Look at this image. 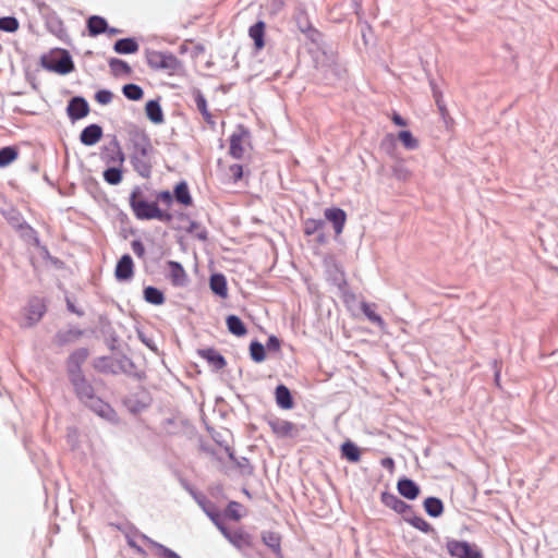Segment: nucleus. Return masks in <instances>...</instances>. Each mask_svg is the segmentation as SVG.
I'll return each mask as SVG.
<instances>
[{
	"mask_svg": "<svg viewBox=\"0 0 558 558\" xmlns=\"http://www.w3.org/2000/svg\"><path fill=\"white\" fill-rule=\"evenodd\" d=\"M38 65L47 72L61 76H65L75 71V63L70 51L59 47L44 52L39 58Z\"/></svg>",
	"mask_w": 558,
	"mask_h": 558,
	"instance_id": "obj_1",
	"label": "nucleus"
},
{
	"mask_svg": "<svg viewBox=\"0 0 558 558\" xmlns=\"http://www.w3.org/2000/svg\"><path fill=\"white\" fill-rule=\"evenodd\" d=\"M129 206L137 220L148 221L155 219L159 205L145 196L142 186L135 185L129 195Z\"/></svg>",
	"mask_w": 558,
	"mask_h": 558,
	"instance_id": "obj_2",
	"label": "nucleus"
},
{
	"mask_svg": "<svg viewBox=\"0 0 558 558\" xmlns=\"http://www.w3.org/2000/svg\"><path fill=\"white\" fill-rule=\"evenodd\" d=\"M121 402L129 413L135 416L148 410L154 402V398L145 386L138 385L136 391L124 396Z\"/></svg>",
	"mask_w": 558,
	"mask_h": 558,
	"instance_id": "obj_3",
	"label": "nucleus"
},
{
	"mask_svg": "<svg viewBox=\"0 0 558 558\" xmlns=\"http://www.w3.org/2000/svg\"><path fill=\"white\" fill-rule=\"evenodd\" d=\"M445 541L446 550L450 558H485L483 549L476 543L449 536Z\"/></svg>",
	"mask_w": 558,
	"mask_h": 558,
	"instance_id": "obj_4",
	"label": "nucleus"
},
{
	"mask_svg": "<svg viewBox=\"0 0 558 558\" xmlns=\"http://www.w3.org/2000/svg\"><path fill=\"white\" fill-rule=\"evenodd\" d=\"M38 11L45 21L47 31L58 37L61 41L69 44V34L64 27L62 19L58 15V13L45 2L38 3Z\"/></svg>",
	"mask_w": 558,
	"mask_h": 558,
	"instance_id": "obj_5",
	"label": "nucleus"
},
{
	"mask_svg": "<svg viewBox=\"0 0 558 558\" xmlns=\"http://www.w3.org/2000/svg\"><path fill=\"white\" fill-rule=\"evenodd\" d=\"M146 62L153 70L177 71L182 66L181 60L171 51L145 50Z\"/></svg>",
	"mask_w": 558,
	"mask_h": 558,
	"instance_id": "obj_6",
	"label": "nucleus"
},
{
	"mask_svg": "<svg viewBox=\"0 0 558 558\" xmlns=\"http://www.w3.org/2000/svg\"><path fill=\"white\" fill-rule=\"evenodd\" d=\"M128 134L132 147L131 154L148 157L154 153L155 149L151 144V140L144 129H141L136 124H131L128 130Z\"/></svg>",
	"mask_w": 558,
	"mask_h": 558,
	"instance_id": "obj_7",
	"label": "nucleus"
},
{
	"mask_svg": "<svg viewBox=\"0 0 558 558\" xmlns=\"http://www.w3.org/2000/svg\"><path fill=\"white\" fill-rule=\"evenodd\" d=\"M324 266L326 268V280L331 286L337 287L341 294L345 296L349 293V284L341 265L333 256H327L324 259Z\"/></svg>",
	"mask_w": 558,
	"mask_h": 558,
	"instance_id": "obj_8",
	"label": "nucleus"
},
{
	"mask_svg": "<svg viewBox=\"0 0 558 558\" xmlns=\"http://www.w3.org/2000/svg\"><path fill=\"white\" fill-rule=\"evenodd\" d=\"M218 531L236 549L252 548L254 545L253 536L242 527L231 530L227 524H219Z\"/></svg>",
	"mask_w": 558,
	"mask_h": 558,
	"instance_id": "obj_9",
	"label": "nucleus"
},
{
	"mask_svg": "<svg viewBox=\"0 0 558 558\" xmlns=\"http://www.w3.org/2000/svg\"><path fill=\"white\" fill-rule=\"evenodd\" d=\"M90 411H93L99 417L106 420L112 425H119L121 418L114 408L107 401L102 400L100 397L95 396L88 402L84 404Z\"/></svg>",
	"mask_w": 558,
	"mask_h": 558,
	"instance_id": "obj_10",
	"label": "nucleus"
},
{
	"mask_svg": "<svg viewBox=\"0 0 558 558\" xmlns=\"http://www.w3.org/2000/svg\"><path fill=\"white\" fill-rule=\"evenodd\" d=\"M47 310L48 302L45 298L31 296L25 306L27 326L32 327L38 324L47 313Z\"/></svg>",
	"mask_w": 558,
	"mask_h": 558,
	"instance_id": "obj_11",
	"label": "nucleus"
},
{
	"mask_svg": "<svg viewBox=\"0 0 558 558\" xmlns=\"http://www.w3.org/2000/svg\"><path fill=\"white\" fill-rule=\"evenodd\" d=\"M251 137V131L242 123L236 124L235 131L229 136V155L233 159H242L244 156L243 141Z\"/></svg>",
	"mask_w": 558,
	"mask_h": 558,
	"instance_id": "obj_12",
	"label": "nucleus"
},
{
	"mask_svg": "<svg viewBox=\"0 0 558 558\" xmlns=\"http://www.w3.org/2000/svg\"><path fill=\"white\" fill-rule=\"evenodd\" d=\"M66 116L72 123L86 118L90 112L87 99L82 95H75L68 100Z\"/></svg>",
	"mask_w": 558,
	"mask_h": 558,
	"instance_id": "obj_13",
	"label": "nucleus"
},
{
	"mask_svg": "<svg viewBox=\"0 0 558 558\" xmlns=\"http://www.w3.org/2000/svg\"><path fill=\"white\" fill-rule=\"evenodd\" d=\"M98 328L100 333L104 336L105 344L107 348L112 353H117L120 349V337L106 314L98 316Z\"/></svg>",
	"mask_w": 558,
	"mask_h": 558,
	"instance_id": "obj_14",
	"label": "nucleus"
},
{
	"mask_svg": "<svg viewBox=\"0 0 558 558\" xmlns=\"http://www.w3.org/2000/svg\"><path fill=\"white\" fill-rule=\"evenodd\" d=\"M116 364L119 373L126 375L128 377L134 378L138 381L147 379V373L144 369H136L135 362L123 352H117Z\"/></svg>",
	"mask_w": 558,
	"mask_h": 558,
	"instance_id": "obj_15",
	"label": "nucleus"
},
{
	"mask_svg": "<svg viewBox=\"0 0 558 558\" xmlns=\"http://www.w3.org/2000/svg\"><path fill=\"white\" fill-rule=\"evenodd\" d=\"M324 219L325 223L329 222L331 225L335 232V240H338L348 220L347 211L339 206H330L324 209Z\"/></svg>",
	"mask_w": 558,
	"mask_h": 558,
	"instance_id": "obj_16",
	"label": "nucleus"
},
{
	"mask_svg": "<svg viewBox=\"0 0 558 558\" xmlns=\"http://www.w3.org/2000/svg\"><path fill=\"white\" fill-rule=\"evenodd\" d=\"M135 275V264L129 253H124L117 260L114 267V279L119 283L131 282Z\"/></svg>",
	"mask_w": 558,
	"mask_h": 558,
	"instance_id": "obj_17",
	"label": "nucleus"
},
{
	"mask_svg": "<svg viewBox=\"0 0 558 558\" xmlns=\"http://www.w3.org/2000/svg\"><path fill=\"white\" fill-rule=\"evenodd\" d=\"M68 379L73 387V391L76 398L83 404H85L96 396L95 388L92 385V383L86 378L85 374L72 376L69 377Z\"/></svg>",
	"mask_w": 558,
	"mask_h": 558,
	"instance_id": "obj_18",
	"label": "nucleus"
},
{
	"mask_svg": "<svg viewBox=\"0 0 558 558\" xmlns=\"http://www.w3.org/2000/svg\"><path fill=\"white\" fill-rule=\"evenodd\" d=\"M89 356L88 348L82 347L73 350L65 360L68 378L84 374L82 366Z\"/></svg>",
	"mask_w": 558,
	"mask_h": 558,
	"instance_id": "obj_19",
	"label": "nucleus"
},
{
	"mask_svg": "<svg viewBox=\"0 0 558 558\" xmlns=\"http://www.w3.org/2000/svg\"><path fill=\"white\" fill-rule=\"evenodd\" d=\"M161 426L166 429L167 435L175 436L180 433V430H184L191 434L196 432L195 426L191 423V421L184 415H173L171 417H166L161 422Z\"/></svg>",
	"mask_w": 558,
	"mask_h": 558,
	"instance_id": "obj_20",
	"label": "nucleus"
},
{
	"mask_svg": "<svg viewBox=\"0 0 558 558\" xmlns=\"http://www.w3.org/2000/svg\"><path fill=\"white\" fill-rule=\"evenodd\" d=\"M131 532L138 538H141L145 544L149 545L155 555L158 558H178L180 555L173 549L167 547L166 545L153 539L148 535L142 533L135 525H131Z\"/></svg>",
	"mask_w": 558,
	"mask_h": 558,
	"instance_id": "obj_21",
	"label": "nucleus"
},
{
	"mask_svg": "<svg viewBox=\"0 0 558 558\" xmlns=\"http://www.w3.org/2000/svg\"><path fill=\"white\" fill-rule=\"evenodd\" d=\"M84 335V329L75 326H69L68 329H59L53 335L51 342L56 348L61 349L70 344H74Z\"/></svg>",
	"mask_w": 558,
	"mask_h": 558,
	"instance_id": "obj_22",
	"label": "nucleus"
},
{
	"mask_svg": "<svg viewBox=\"0 0 558 558\" xmlns=\"http://www.w3.org/2000/svg\"><path fill=\"white\" fill-rule=\"evenodd\" d=\"M380 501L385 507L393 510L398 514H401L402 518L404 515H410L413 512L412 505L400 499L397 495L387 489L380 493Z\"/></svg>",
	"mask_w": 558,
	"mask_h": 558,
	"instance_id": "obj_23",
	"label": "nucleus"
},
{
	"mask_svg": "<svg viewBox=\"0 0 558 558\" xmlns=\"http://www.w3.org/2000/svg\"><path fill=\"white\" fill-rule=\"evenodd\" d=\"M264 420L278 438L294 437L293 430L295 426L291 421L280 418L274 414L265 415Z\"/></svg>",
	"mask_w": 558,
	"mask_h": 558,
	"instance_id": "obj_24",
	"label": "nucleus"
},
{
	"mask_svg": "<svg viewBox=\"0 0 558 558\" xmlns=\"http://www.w3.org/2000/svg\"><path fill=\"white\" fill-rule=\"evenodd\" d=\"M197 355L207 362L214 373L227 366V359L214 347L197 349Z\"/></svg>",
	"mask_w": 558,
	"mask_h": 558,
	"instance_id": "obj_25",
	"label": "nucleus"
},
{
	"mask_svg": "<svg viewBox=\"0 0 558 558\" xmlns=\"http://www.w3.org/2000/svg\"><path fill=\"white\" fill-rule=\"evenodd\" d=\"M397 490L401 497L413 501L421 495V486L411 477L402 475L397 481Z\"/></svg>",
	"mask_w": 558,
	"mask_h": 558,
	"instance_id": "obj_26",
	"label": "nucleus"
},
{
	"mask_svg": "<svg viewBox=\"0 0 558 558\" xmlns=\"http://www.w3.org/2000/svg\"><path fill=\"white\" fill-rule=\"evenodd\" d=\"M267 24L264 20H257L248 27V37L253 40V50L257 54L266 46Z\"/></svg>",
	"mask_w": 558,
	"mask_h": 558,
	"instance_id": "obj_27",
	"label": "nucleus"
},
{
	"mask_svg": "<svg viewBox=\"0 0 558 558\" xmlns=\"http://www.w3.org/2000/svg\"><path fill=\"white\" fill-rule=\"evenodd\" d=\"M172 193L175 203L182 206L183 208H189L194 205V198L192 196L190 185L186 180L181 179L180 181L174 183L172 187Z\"/></svg>",
	"mask_w": 558,
	"mask_h": 558,
	"instance_id": "obj_28",
	"label": "nucleus"
},
{
	"mask_svg": "<svg viewBox=\"0 0 558 558\" xmlns=\"http://www.w3.org/2000/svg\"><path fill=\"white\" fill-rule=\"evenodd\" d=\"M167 267L169 269L168 279L175 288L186 287L189 283V276L180 262L168 260Z\"/></svg>",
	"mask_w": 558,
	"mask_h": 558,
	"instance_id": "obj_29",
	"label": "nucleus"
},
{
	"mask_svg": "<svg viewBox=\"0 0 558 558\" xmlns=\"http://www.w3.org/2000/svg\"><path fill=\"white\" fill-rule=\"evenodd\" d=\"M104 137V128L99 123H90L82 129L78 140L82 145L90 147Z\"/></svg>",
	"mask_w": 558,
	"mask_h": 558,
	"instance_id": "obj_30",
	"label": "nucleus"
},
{
	"mask_svg": "<svg viewBox=\"0 0 558 558\" xmlns=\"http://www.w3.org/2000/svg\"><path fill=\"white\" fill-rule=\"evenodd\" d=\"M208 284L211 293L219 299H227L229 296L228 280L225 274L214 271L210 274Z\"/></svg>",
	"mask_w": 558,
	"mask_h": 558,
	"instance_id": "obj_31",
	"label": "nucleus"
},
{
	"mask_svg": "<svg viewBox=\"0 0 558 558\" xmlns=\"http://www.w3.org/2000/svg\"><path fill=\"white\" fill-rule=\"evenodd\" d=\"M274 396L276 404L280 410L288 411L295 407V400L292 391L284 384L280 383L275 387Z\"/></svg>",
	"mask_w": 558,
	"mask_h": 558,
	"instance_id": "obj_32",
	"label": "nucleus"
},
{
	"mask_svg": "<svg viewBox=\"0 0 558 558\" xmlns=\"http://www.w3.org/2000/svg\"><path fill=\"white\" fill-rule=\"evenodd\" d=\"M403 521L420 532L432 535L435 541H439V534L436 529L422 515L412 512L410 515H404Z\"/></svg>",
	"mask_w": 558,
	"mask_h": 558,
	"instance_id": "obj_33",
	"label": "nucleus"
},
{
	"mask_svg": "<svg viewBox=\"0 0 558 558\" xmlns=\"http://www.w3.org/2000/svg\"><path fill=\"white\" fill-rule=\"evenodd\" d=\"M192 96L196 105V108L202 114L203 119L214 130L216 126V121L214 119L213 113L208 109V101L204 93L199 88H193Z\"/></svg>",
	"mask_w": 558,
	"mask_h": 558,
	"instance_id": "obj_34",
	"label": "nucleus"
},
{
	"mask_svg": "<svg viewBox=\"0 0 558 558\" xmlns=\"http://www.w3.org/2000/svg\"><path fill=\"white\" fill-rule=\"evenodd\" d=\"M260 539L262 543L272 551L276 558H284L281 548L282 536L280 533L270 530L262 531Z\"/></svg>",
	"mask_w": 558,
	"mask_h": 558,
	"instance_id": "obj_35",
	"label": "nucleus"
},
{
	"mask_svg": "<svg viewBox=\"0 0 558 558\" xmlns=\"http://www.w3.org/2000/svg\"><path fill=\"white\" fill-rule=\"evenodd\" d=\"M340 458L349 463H359L362 458V449L352 439L347 438L339 447Z\"/></svg>",
	"mask_w": 558,
	"mask_h": 558,
	"instance_id": "obj_36",
	"label": "nucleus"
},
{
	"mask_svg": "<svg viewBox=\"0 0 558 558\" xmlns=\"http://www.w3.org/2000/svg\"><path fill=\"white\" fill-rule=\"evenodd\" d=\"M145 114L146 118L153 124H161L165 122L163 109L161 107V97H156L154 99H149L145 104Z\"/></svg>",
	"mask_w": 558,
	"mask_h": 558,
	"instance_id": "obj_37",
	"label": "nucleus"
},
{
	"mask_svg": "<svg viewBox=\"0 0 558 558\" xmlns=\"http://www.w3.org/2000/svg\"><path fill=\"white\" fill-rule=\"evenodd\" d=\"M130 163L133 170L143 179H149L151 175L153 165L150 156L142 157L135 154H130Z\"/></svg>",
	"mask_w": 558,
	"mask_h": 558,
	"instance_id": "obj_38",
	"label": "nucleus"
},
{
	"mask_svg": "<svg viewBox=\"0 0 558 558\" xmlns=\"http://www.w3.org/2000/svg\"><path fill=\"white\" fill-rule=\"evenodd\" d=\"M194 501L199 506L216 527L221 524L218 507L209 500L204 493Z\"/></svg>",
	"mask_w": 558,
	"mask_h": 558,
	"instance_id": "obj_39",
	"label": "nucleus"
},
{
	"mask_svg": "<svg viewBox=\"0 0 558 558\" xmlns=\"http://www.w3.org/2000/svg\"><path fill=\"white\" fill-rule=\"evenodd\" d=\"M422 507L425 513L432 518H440L445 512V504L441 498L437 496H427L422 501Z\"/></svg>",
	"mask_w": 558,
	"mask_h": 558,
	"instance_id": "obj_40",
	"label": "nucleus"
},
{
	"mask_svg": "<svg viewBox=\"0 0 558 558\" xmlns=\"http://www.w3.org/2000/svg\"><path fill=\"white\" fill-rule=\"evenodd\" d=\"M112 48L118 54H134L140 50V44L135 37L129 36L117 39Z\"/></svg>",
	"mask_w": 558,
	"mask_h": 558,
	"instance_id": "obj_41",
	"label": "nucleus"
},
{
	"mask_svg": "<svg viewBox=\"0 0 558 558\" xmlns=\"http://www.w3.org/2000/svg\"><path fill=\"white\" fill-rule=\"evenodd\" d=\"M2 215L8 223L21 233L25 232L31 227V225L23 217L22 213L15 207H11L9 210L3 211Z\"/></svg>",
	"mask_w": 558,
	"mask_h": 558,
	"instance_id": "obj_42",
	"label": "nucleus"
},
{
	"mask_svg": "<svg viewBox=\"0 0 558 558\" xmlns=\"http://www.w3.org/2000/svg\"><path fill=\"white\" fill-rule=\"evenodd\" d=\"M108 21L101 15H90L86 20V29L89 37H98L105 34Z\"/></svg>",
	"mask_w": 558,
	"mask_h": 558,
	"instance_id": "obj_43",
	"label": "nucleus"
},
{
	"mask_svg": "<svg viewBox=\"0 0 558 558\" xmlns=\"http://www.w3.org/2000/svg\"><path fill=\"white\" fill-rule=\"evenodd\" d=\"M124 162L107 166L102 171L104 181L109 185H119L123 181Z\"/></svg>",
	"mask_w": 558,
	"mask_h": 558,
	"instance_id": "obj_44",
	"label": "nucleus"
},
{
	"mask_svg": "<svg viewBox=\"0 0 558 558\" xmlns=\"http://www.w3.org/2000/svg\"><path fill=\"white\" fill-rule=\"evenodd\" d=\"M242 509H243V505L241 502L235 501V500H230L227 504L223 511L219 510L220 522L222 524H226V522H225L226 520L239 522L245 515V513L241 512Z\"/></svg>",
	"mask_w": 558,
	"mask_h": 558,
	"instance_id": "obj_45",
	"label": "nucleus"
},
{
	"mask_svg": "<svg viewBox=\"0 0 558 558\" xmlns=\"http://www.w3.org/2000/svg\"><path fill=\"white\" fill-rule=\"evenodd\" d=\"M226 326L227 330L238 338L245 337L248 333L247 326L236 314H229L226 316Z\"/></svg>",
	"mask_w": 558,
	"mask_h": 558,
	"instance_id": "obj_46",
	"label": "nucleus"
},
{
	"mask_svg": "<svg viewBox=\"0 0 558 558\" xmlns=\"http://www.w3.org/2000/svg\"><path fill=\"white\" fill-rule=\"evenodd\" d=\"M392 161L393 162L390 166L392 178L398 182H408L412 178L413 173L407 167V159L404 157H400Z\"/></svg>",
	"mask_w": 558,
	"mask_h": 558,
	"instance_id": "obj_47",
	"label": "nucleus"
},
{
	"mask_svg": "<svg viewBox=\"0 0 558 558\" xmlns=\"http://www.w3.org/2000/svg\"><path fill=\"white\" fill-rule=\"evenodd\" d=\"M379 148L384 151L391 160L402 157L398 149V141L393 133H387L379 143Z\"/></svg>",
	"mask_w": 558,
	"mask_h": 558,
	"instance_id": "obj_48",
	"label": "nucleus"
},
{
	"mask_svg": "<svg viewBox=\"0 0 558 558\" xmlns=\"http://www.w3.org/2000/svg\"><path fill=\"white\" fill-rule=\"evenodd\" d=\"M362 314L374 325L378 326L381 330L386 328V322L380 314L376 312V305L366 301L360 304Z\"/></svg>",
	"mask_w": 558,
	"mask_h": 558,
	"instance_id": "obj_49",
	"label": "nucleus"
},
{
	"mask_svg": "<svg viewBox=\"0 0 558 558\" xmlns=\"http://www.w3.org/2000/svg\"><path fill=\"white\" fill-rule=\"evenodd\" d=\"M143 299L146 303L160 306L166 303L165 292L155 286H145L143 289Z\"/></svg>",
	"mask_w": 558,
	"mask_h": 558,
	"instance_id": "obj_50",
	"label": "nucleus"
},
{
	"mask_svg": "<svg viewBox=\"0 0 558 558\" xmlns=\"http://www.w3.org/2000/svg\"><path fill=\"white\" fill-rule=\"evenodd\" d=\"M116 357L111 355H102L94 360L93 366L100 374L117 375L119 371L116 367Z\"/></svg>",
	"mask_w": 558,
	"mask_h": 558,
	"instance_id": "obj_51",
	"label": "nucleus"
},
{
	"mask_svg": "<svg viewBox=\"0 0 558 558\" xmlns=\"http://www.w3.org/2000/svg\"><path fill=\"white\" fill-rule=\"evenodd\" d=\"M108 65L114 77L130 76L133 72L132 66L125 60L117 57L110 58Z\"/></svg>",
	"mask_w": 558,
	"mask_h": 558,
	"instance_id": "obj_52",
	"label": "nucleus"
},
{
	"mask_svg": "<svg viewBox=\"0 0 558 558\" xmlns=\"http://www.w3.org/2000/svg\"><path fill=\"white\" fill-rule=\"evenodd\" d=\"M248 354L254 363H263L267 357L266 347L254 338L248 344Z\"/></svg>",
	"mask_w": 558,
	"mask_h": 558,
	"instance_id": "obj_53",
	"label": "nucleus"
},
{
	"mask_svg": "<svg viewBox=\"0 0 558 558\" xmlns=\"http://www.w3.org/2000/svg\"><path fill=\"white\" fill-rule=\"evenodd\" d=\"M20 155V149L15 145H8L0 148V168H7L14 162Z\"/></svg>",
	"mask_w": 558,
	"mask_h": 558,
	"instance_id": "obj_54",
	"label": "nucleus"
},
{
	"mask_svg": "<svg viewBox=\"0 0 558 558\" xmlns=\"http://www.w3.org/2000/svg\"><path fill=\"white\" fill-rule=\"evenodd\" d=\"M397 141L408 150H414L420 146L418 140L413 135L411 130L402 129L396 135Z\"/></svg>",
	"mask_w": 558,
	"mask_h": 558,
	"instance_id": "obj_55",
	"label": "nucleus"
},
{
	"mask_svg": "<svg viewBox=\"0 0 558 558\" xmlns=\"http://www.w3.org/2000/svg\"><path fill=\"white\" fill-rule=\"evenodd\" d=\"M302 225L303 233L306 236H312L320 231H324V228L326 227L324 218H306L303 219Z\"/></svg>",
	"mask_w": 558,
	"mask_h": 558,
	"instance_id": "obj_56",
	"label": "nucleus"
},
{
	"mask_svg": "<svg viewBox=\"0 0 558 558\" xmlns=\"http://www.w3.org/2000/svg\"><path fill=\"white\" fill-rule=\"evenodd\" d=\"M122 95L131 101H140L144 98V89L135 83H126L121 88Z\"/></svg>",
	"mask_w": 558,
	"mask_h": 558,
	"instance_id": "obj_57",
	"label": "nucleus"
},
{
	"mask_svg": "<svg viewBox=\"0 0 558 558\" xmlns=\"http://www.w3.org/2000/svg\"><path fill=\"white\" fill-rule=\"evenodd\" d=\"M117 219L120 222V234L124 240H126L130 235H135L137 233V229L130 226L131 220L126 213L119 210Z\"/></svg>",
	"mask_w": 558,
	"mask_h": 558,
	"instance_id": "obj_58",
	"label": "nucleus"
},
{
	"mask_svg": "<svg viewBox=\"0 0 558 558\" xmlns=\"http://www.w3.org/2000/svg\"><path fill=\"white\" fill-rule=\"evenodd\" d=\"M293 20L295 22L298 29L301 33L304 32L305 29L310 28L311 26H313V24L310 20V16L306 12V9L303 5H299L295 9Z\"/></svg>",
	"mask_w": 558,
	"mask_h": 558,
	"instance_id": "obj_59",
	"label": "nucleus"
},
{
	"mask_svg": "<svg viewBox=\"0 0 558 558\" xmlns=\"http://www.w3.org/2000/svg\"><path fill=\"white\" fill-rule=\"evenodd\" d=\"M20 28V21L14 15L0 16V32L13 34Z\"/></svg>",
	"mask_w": 558,
	"mask_h": 558,
	"instance_id": "obj_60",
	"label": "nucleus"
},
{
	"mask_svg": "<svg viewBox=\"0 0 558 558\" xmlns=\"http://www.w3.org/2000/svg\"><path fill=\"white\" fill-rule=\"evenodd\" d=\"M100 159L107 166L114 165L118 162H125V157H122L121 154H116L112 150H109L107 147H100L99 153Z\"/></svg>",
	"mask_w": 558,
	"mask_h": 558,
	"instance_id": "obj_61",
	"label": "nucleus"
},
{
	"mask_svg": "<svg viewBox=\"0 0 558 558\" xmlns=\"http://www.w3.org/2000/svg\"><path fill=\"white\" fill-rule=\"evenodd\" d=\"M436 106H437V109L439 111L440 118H441V120H442V122L445 124L446 130L447 131H452L453 128H454L456 122H454L453 118L449 114V110L447 108V105H446L445 100L438 101L436 104Z\"/></svg>",
	"mask_w": 558,
	"mask_h": 558,
	"instance_id": "obj_62",
	"label": "nucleus"
},
{
	"mask_svg": "<svg viewBox=\"0 0 558 558\" xmlns=\"http://www.w3.org/2000/svg\"><path fill=\"white\" fill-rule=\"evenodd\" d=\"M154 196H155V201L157 202V205L162 204L167 208H170L175 203L172 190L170 191V190L166 189V190L156 191L154 193Z\"/></svg>",
	"mask_w": 558,
	"mask_h": 558,
	"instance_id": "obj_63",
	"label": "nucleus"
},
{
	"mask_svg": "<svg viewBox=\"0 0 558 558\" xmlns=\"http://www.w3.org/2000/svg\"><path fill=\"white\" fill-rule=\"evenodd\" d=\"M306 39L314 44L317 48L320 47L324 41V34L317 29L314 25L302 32Z\"/></svg>",
	"mask_w": 558,
	"mask_h": 558,
	"instance_id": "obj_64",
	"label": "nucleus"
}]
</instances>
